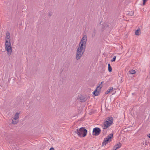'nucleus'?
Masks as SVG:
<instances>
[{
  "label": "nucleus",
  "mask_w": 150,
  "mask_h": 150,
  "mask_svg": "<svg viewBox=\"0 0 150 150\" xmlns=\"http://www.w3.org/2000/svg\"><path fill=\"white\" fill-rule=\"evenodd\" d=\"M84 53V52H82L79 51V50H77L76 57V59L77 60L80 59Z\"/></svg>",
  "instance_id": "nucleus-8"
},
{
  "label": "nucleus",
  "mask_w": 150,
  "mask_h": 150,
  "mask_svg": "<svg viewBox=\"0 0 150 150\" xmlns=\"http://www.w3.org/2000/svg\"><path fill=\"white\" fill-rule=\"evenodd\" d=\"M78 99H80V102H83L86 101V99L84 95H80L78 96Z\"/></svg>",
  "instance_id": "nucleus-9"
},
{
  "label": "nucleus",
  "mask_w": 150,
  "mask_h": 150,
  "mask_svg": "<svg viewBox=\"0 0 150 150\" xmlns=\"http://www.w3.org/2000/svg\"><path fill=\"white\" fill-rule=\"evenodd\" d=\"M116 58V56H114V57H113V58L111 60V62H115V60Z\"/></svg>",
  "instance_id": "nucleus-22"
},
{
  "label": "nucleus",
  "mask_w": 150,
  "mask_h": 150,
  "mask_svg": "<svg viewBox=\"0 0 150 150\" xmlns=\"http://www.w3.org/2000/svg\"><path fill=\"white\" fill-rule=\"evenodd\" d=\"M101 130L99 128L96 127L93 128V135L97 136L100 133Z\"/></svg>",
  "instance_id": "nucleus-6"
},
{
  "label": "nucleus",
  "mask_w": 150,
  "mask_h": 150,
  "mask_svg": "<svg viewBox=\"0 0 150 150\" xmlns=\"http://www.w3.org/2000/svg\"><path fill=\"white\" fill-rule=\"evenodd\" d=\"M103 130L102 131V133L103 135H105L107 133V131L104 129H103Z\"/></svg>",
  "instance_id": "nucleus-21"
},
{
  "label": "nucleus",
  "mask_w": 150,
  "mask_h": 150,
  "mask_svg": "<svg viewBox=\"0 0 150 150\" xmlns=\"http://www.w3.org/2000/svg\"><path fill=\"white\" fill-rule=\"evenodd\" d=\"M5 39L6 41H11L10 33L8 31L6 33Z\"/></svg>",
  "instance_id": "nucleus-10"
},
{
  "label": "nucleus",
  "mask_w": 150,
  "mask_h": 150,
  "mask_svg": "<svg viewBox=\"0 0 150 150\" xmlns=\"http://www.w3.org/2000/svg\"><path fill=\"white\" fill-rule=\"evenodd\" d=\"M113 134H110L106 138L104 139L103 142L102 143V146L105 145L108 142H109L111 141V139L112 138Z\"/></svg>",
  "instance_id": "nucleus-5"
},
{
  "label": "nucleus",
  "mask_w": 150,
  "mask_h": 150,
  "mask_svg": "<svg viewBox=\"0 0 150 150\" xmlns=\"http://www.w3.org/2000/svg\"><path fill=\"white\" fill-rule=\"evenodd\" d=\"M108 26V28H112L115 25V24L113 23H107Z\"/></svg>",
  "instance_id": "nucleus-14"
},
{
  "label": "nucleus",
  "mask_w": 150,
  "mask_h": 150,
  "mask_svg": "<svg viewBox=\"0 0 150 150\" xmlns=\"http://www.w3.org/2000/svg\"><path fill=\"white\" fill-rule=\"evenodd\" d=\"M103 83V82H101V83L99 85V86H100V85H101L102 84V83Z\"/></svg>",
  "instance_id": "nucleus-33"
},
{
  "label": "nucleus",
  "mask_w": 150,
  "mask_h": 150,
  "mask_svg": "<svg viewBox=\"0 0 150 150\" xmlns=\"http://www.w3.org/2000/svg\"><path fill=\"white\" fill-rule=\"evenodd\" d=\"M141 32L140 29L139 28L136 30L135 32V34L137 35H140L139 32Z\"/></svg>",
  "instance_id": "nucleus-16"
},
{
  "label": "nucleus",
  "mask_w": 150,
  "mask_h": 150,
  "mask_svg": "<svg viewBox=\"0 0 150 150\" xmlns=\"http://www.w3.org/2000/svg\"><path fill=\"white\" fill-rule=\"evenodd\" d=\"M148 143V142H147V141H146L145 142V144L146 145H147Z\"/></svg>",
  "instance_id": "nucleus-28"
},
{
  "label": "nucleus",
  "mask_w": 150,
  "mask_h": 150,
  "mask_svg": "<svg viewBox=\"0 0 150 150\" xmlns=\"http://www.w3.org/2000/svg\"><path fill=\"white\" fill-rule=\"evenodd\" d=\"M120 82H122V79L121 78V79L120 80Z\"/></svg>",
  "instance_id": "nucleus-30"
},
{
  "label": "nucleus",
  "mask_w": 150,
  "mask_h": 150,
  "mask_svg": "<svg viewBox=\"0 0 150 150\" xmlns=\"http://www.w3.org/2000/svg\"><path fill=\"white\" fill-rule=\"evenodd\" d=\"M49 150H54V149L53 147L51 148Z\"/></svg>",
  "instance_id": "nucleus-26"
},
{
  "label": "nucleus",
  "mask_w": 150,
  "mask_h": 150,
  "mask_svg": "<svg viewBox=\"0 0 150 150\" xmlns=\"http://www.w3.org/2000/svg\"><path fill=\"white\" fill-rule=\"evenodd\" d=\"M134 14V12L132 11H131V13H128V15L130 16H132Z\"/></svg>",
  "instance_id": "nucleus-23"
},
{
  "label": "nucleus",
  "mask_w": 150,
  "mask_h": 150,
  "mask_svg": "<svg viewBox=\"0 0 150 150\" xmlns=\"http://www.w3.org/2000/svg\"><path fill=\"white\" fill-rule=\"evenodd\" d=\"M110 92V91L108 90L105 93V94H107L108 93H109Z\"/></svg>",
  "instance_id": "nucleus-24"
},
{
  "label": "nucleus",
  "mask_w": 150,
  "mask_h": 150,
  "mask_svg": "<svg viewBox=\"0 0 150 150\" xmlns=\"http://www.w3.org/2000/svg\"><path fill=\"white\" fill-rule=\"evenodd\" d=\"M129 72L130 74H134L136 72L134 70L132 69L129 71Z\"/></svg>",
  "instance_id": "nucleus-19"
},
{
  "label": "nucleus",
  "mask_w": 150,
  "mask_h": 150,
  "mask_svg": "<svg viewBox=\"0 0 150 150\" xmlns=\"http://www.w3.org/2000/svg\"><path fill=\"white\" fill-rule=\"evenodd\" d=\"M19 113L18 112H16L14 116V120H17L18 119L19 116Z\"/></svg>",
  "instance_id": "nucleus-13"
},
{
  "label": "nucleus",
  "mask_w": 150,
  "mask_h": 150,
  "mask_svg": "<svg viewBox=\"0 0 150 150\" xmlns=\"http://www.w3.org/2000/svg\"><path fill=\"white\" fill-rule=\"evenodd\" d=\"M107 119V120L104 122L102 126L103 129H106L112 124L113 118L112 117H108Z\"/></svg>",
  "instance_id": "nucleus-2"
},
{
  "label": "nucleus",
  "mask_w": 150,
  "mask_h": 150,
  "mask_svg": "<svg viewBox=\"0 0 150 150\" xmlns=\"http://www.w3.org/2000/svg\"><path fill=\"white\" fill-rule=\"evenodd\" d=\"M147 0H142L143 1H147Z\"/></svg>",
  "instance_id": "nucleus-32"
},
{
  "label": "nucleus",
  "mask_w": 150,
  "mask_h": 150,
  "mask_svg": "<svg viewBox=\"0 0 150 150\" xmlns=\"http://www.w3.org/2000/svg\"><path fill=\"white\" fill-rule=\"evenodd\" d=\"M143 1V5H144L146 1Z\"/></svg>",
  "instance_id": "nucleus-25"
},
{
  "label": "nucleus",
  "mask_w": 150,
  "mask_h": 150,
  "mask_svg": "<svg viewBox=\"0 0 150 150\" xmlns=\"http://www.w3.org/2000/svg\"><path fill=\"white\" fill-rule=\"evenodd\" d=\"M108 70L109 72H111L112 71V68L110 64H108Z\"/></svg>",
  "instance_id": "nucleus-17"
},
{
  "label": "nucleus",
  "mask_w": 150,
  "mask_h": 150,
  "mask_svg": "<svg viewBox=\"0 0 150 150\" xmlns=\"http://www.w3.org/2000/svg\"><path fill=\"white\" fill-rule=\"evenodd\" d=\"M87 36L86 35H84L82 38L79 45L86 49L87 42Z\"/></svg>",
  "instance_id": "nucleus-4"
},
{
  "label": "nucleus",
  "mask_w": 150,
  "mask_h": 150,
  "mask_svg": "<svg viewBox=\"0 0 150 150\" xmlns=\"http://www.w3.org/2000/svg\"><path fill=\"white\" fill-rule=\"evenodd\" d=\"M108 27V26L107 23H106L103 24L102 25V29L105 30L107 29Z\"/></svg>",
  "instance_id": "nucleus-15"
},
{
  "label": "nucleus",
  "mask_w": 150,
  "mask_h": 150,
  "mask_svg": "<svg viewBox=\"0 0 150 150\" xmlns=\"http://www.w3.org/2000/svg\"><path fill=\"white\" fill-rule=\"evenodd\" d=\"M96 30L94 29L93 30V33L92 34V37H94L96 35Z\"/></svg>",
  "instance_id": "nucleus-20"
},
{
  "label": "nucleus",
  "mask_w": 150,
  "mask_h": 150,
  "mask_svg": "<svg viewBox=\"0 0 150 150\" xmlns=\"http://www.w3.org/2000/svg\"><path fill=\"white\" fill-rule=\"evenodd\" d=\"M132 95L134 94V93H132Z\"/></svg>",
  "instance_id": "nucleus-34"
},
{
  "label": "nucleus",
  "mask_w": 150,
  "mask_h": 150,
  "mask_svg": "<svg viewBox=\"0 0 150 150\" xmlns=\"http://www.w3.org/2000/svg\"><path fill=\"white\" fill-rule=\"evenodd\" d=\"M5 46V49L7 52V54L10 56L12 52V47L10 41H6Z\"/></svg>",
  "instance_id": "nucleus-3"
},
{
  "label": "nucleus",
  "mask_w": 150,
  "mask_h": 150,
  "mask_svg": "<svg viewBox=\"0 0 150 150\" xmlns=\"http://www.w3.org/2000/svg\"><path fill=\"white\" fill-rule=\"evenodd\" d=\"M18 122V121L17 120H14V119H13L12 122V123L13 124H17Z\"/></svg>",
  "instance_id": "nucleus-18"
},
{
  "label": "nucleus",
  "mask_w": 150,
  "mask_h": 150,
  "mask_svg": "<svg viewBox=\"0 0 150 150\" xmlns=\"http://www.w3.org/2000/svg\"><path fill=\"white\" fill-rule=\"evenodd\" d=\"M147 136L149 137V138H150V133L148 135H147Z\"/></svg>",
  "instance_id": "nucleus-29"
},
{
  "label": "nucleus",
  "mask_w": 150,
  "mask_h": 150,
  "mask_svg": "<svg viewBox=\"0 0 150 150\" xmlns=\"http://www.w3.org/2000/svg\"><path fill=\"white\" fill-rule=\"evenodd\" d=\"M87 131L84 127H81L79 129H78L75 131V132L78 134L80 137H85L87 134Z\"/></svg>",
  "instance_id": "nucleus-1"
},
{
  "label": "nucleus",
  "mask_w": 150,
  "mask_h": 150,
  "mask_svg": "<svg viewBox=\"0 0 150 150\" xmlns=\"http://www.w3.org/2000/svg\"><path fill=\"white\" fill-rule=\"evenodd\" d=\"M113 89V87H112L110 88L109 89V90L110 91H111Z\"/></svg>",
  "instance_id": "nucleus-27"
},
{
  "label": "nucleus",
  "mask_w": 150,
  "mask_h": 150,
  "mask_svg": "<svg viewBox=\"0 0 150 150\" xmlns=\"http://www.w3.org/2000/svg\"><path fill=\"white\" fill-rule=\"evenodd\" d=\"M51 15V14H50V13H49V14H48V16H50Z\"/></svg>",
  "instance_id": "nucleus-31"
},
{
  "label": "nucleus",
  "mask_w": 150,
  "mask_h": 150,
  "mask_svg": "<svg viewBox=\"0 0 150 150\" xmlns=\"http://www.w3.org/2000/svg\"><path fill=\"white\" fill-rule=\"evenodd\" d=\"M102 87V86L100 87V86H97L96 89L95 90V91L93 92V94L94 96H98L99 95V93L100 92Z\"/></svg>",
  "instance_id": "nucleus-7"
},
{
  "label": "nucleus",
  "mask_w": 150,
  "mask_h": 150,
  "mask_svg": "<svg viewBox=\"0 0 150 150\" xmlns=\"http://www.w3.org/2000/svg\"><path fill=\"white\" fill-rule=\"evenodd\" d=\"M122 146V144L120 143H119L118 144L115 145L113 148V150H116L120 148Z\"/></svg>",
  "instance_id": "nucleus-11"
},
{
  "label": "nucleus",
  "mask_w": 150,
  "mask_h": 150,
  "mask_svg": "<svg viewBox=\"0 0 150 150\" xmlns=\"http://www.w3.org/2000/svg\"><path fill=\"white\" fill-rule=\"evenodd\" d=\"M85 49H86L79 45V47L77 48V50H79V51L82 52H84L85 51Z\"/></svg>",
  "instance_id": "nucleus-12"
}]
</instances>
